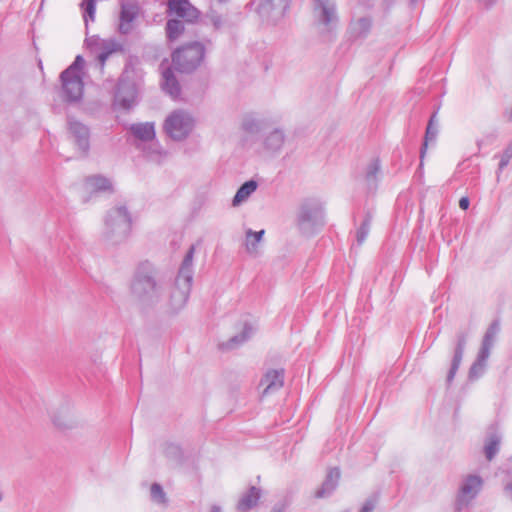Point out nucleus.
Returning a JSON list of instances; mask_svg holds the SVG:
<instances>
[{
    "instance_id": "2eb2a0df",
    "label": "nucleus",
    "mask_w": 512,
    "mask_h": 512,
    "mask_svg": "<svg viewBox=\"0 0 512 512\" xmlns=\"http://www.w3.org/2000/svg\"><path fill=\"white\" fill-rule=\"evenodd\" d=\"M284 384L283 370H269L265 373L259 383L261 396H267L280 390Z\"/></svg>"
},
{
    "instance_id": "b1692460",
    "label": "nucleus",
    "mask_w": 512,
    "mask_h": 512,
    "mask_svg": "<svg viewBox=\"0 0 512 512\" xmlns=\"http://www.w3.org/2000/svg\"><path fill=\"white\" fill-rule=\"evenodd\" d=\"M162 87L166 93H168L172 98L176 99L180 95V86L175 78V75L171 69H166L163 72V83Z\"/></svg>"
},
{
    "instance_id": "a19ab883",
    "label": "nucleus",
    "mask_w": 512,
    "mask_h": 512,
    "mask_svg": "<svg viewBox=\"0 0 512 512\" xmlns=\"http://www.w3.org/2000/svg\"><path fill=\"white\" fill-rule=\"evenodd\" d=\"M376 498L367 499L360 512H372L376 506Z\"/></svg>"
},
{
    "instance_id": "9b49d317",
    "label": "nucleus",
    "mask_w": 512,
    "mask_h": 512,
    "mask_svg": "<svg viewBox=\"0 0 512 512\" xmlns=\"http://www.w3.org/2000/svg\"><path fill=\"white\" fill-rule=\"evenodd\" d=\"M482 478L478 475H468L462 481L456 500V510L461 511L478 495L482 488Z\"/></svg>"
},
{
    "instance_id": "f3484780",
    "label": "nucleus",
    "mask_w": 512,
    "mask_h": 512,
    "mask_svg": "<svg viewBox=\"0 0 512 512\" xmlns=\"http://www.w3.org/2000/svg\"><path fill=\"white\" fill-rule=\"evenodd\" d=\"M285 142V135L282 130L274 129L263 138V148L269 154L278 153Z\"/></svg>"
},
{
    "instance_id": "20e7f679",
    "label": "nucleus",
    "mask_w": 512,
    "mask_h": 512,
    "mask_svg": "<svg viewBox=\"0 0 512 512\" xmlns=\"http://www.w3.org/2000/svg\"><path fill=\"white\" fill-rule=\"evenodd\" d=\"M84 65V58L78 55L74 62L60 75L64 97L69 102H77L83 96L82 70Z\"/></svg>"
},
{
    "instance_id": "2f4dec72",
    "label": "nucleus",
    "mask_w": 512,
    "mask_h": 512,
    "mask_svg": "<svg viewBox=\"0 0 512 512\" xmlns=\"http://www.w3.org/2000/svg\"><path fill=\"white\" fill-rule=\"evenodd\" d=\"M106 41L107 39H102L99 36L94 35L86 38L85 43L89 51L97 57L103 49L102 47H104Z\"/></svg>"
},
{
    "instance_id": "dca6fc26",
    "label": "nucleus",
    "mask_w": 512,
    "mask_h": 512,
    "mask_svg": "<svg viewBox=\"0 0 512 512\" xmlns=\"http://www.w3.org/2000/svg\"><path fill=\"white\" fill-rule=\"evenodd\" d=\"M340 475H341L340 470L338 468H336V467L331 468L328 471L326 478H325L324 482L322 483L321 487L318 490H316L315 497L316 498H325V497L330 496L333 493V491L336 489V487L338 486Z\"/></svg>"
},
{
    "instance_id": "473e14b6",
    "label": "nucleus",
    "mask_w": 512,
    "mask_h": 512,
    "mask_svg": "<svg viewBox=\"0 0 512 512\" xmlns=\"http://www.w3.org/2000/svg\"><path fill=\"white\" fill-rule=\"evenodd\" d=\"M81 7L83 9V18L85 23L95 20L96 4L95 0H82Z\"/></svg>"
},
{
    "instance_id": "3c124183",
    "label": "nucleus",
    "mask_w": 512,
    "mask_h": 512,
    "mask_svg": "<svg viewBox=\"0 0 512 512\" xmlns=\"http://www.w3.org/2000/svg\"><path fill=\"white\" fill-rule=\"evenodd\" d=\"M218 3H225L227 0H216Z\"/></svg>"
},
{
    "instance_id": "09e8293b",
    "label": "nucleus",
    "mask_w": 512,
    "mask_h": 512,
    "mask_svg": "<svg viewBox=\"0 0 512 512\" xmlns=\"http://www.w3.org/2000/svg\"><path fill=\"white\" fill-rule=\"evenodd\" d=\"M507 491L509 492L510 497L512 499V483L507 486Z\"/></svg>"
},
{
    "instance_id": "a18cd8bd",
    "label": "nucleus",
    "mask_w": 512,
    "mask_h": 512,
    "mask_svg": "<svg viewBox=\"0 0 512 512\" xmlns=\"http://www.w3.org/2000/svg\"><path fill=\"white\" fill-rule=\"evenodd\" d=\"M457 370H458V367H455V366L451 365V368H450L448 376H447V381L448 382L453 380Z\"/></svg>"
},
{
    "instance_id": "1a4fd4ad",
    "label": "nucleus",
    "mask_w": 512,
    "mask_h": 512,
    "mask_svg": "<svg viewBox=\"0 0 512 512\" xmlns=\"http://www.w3.org/2000/svg\"><path fill=\"white\" fill-rule=\"evenodd\" d=\"M314 15L326 32L333 31L338 24V15L334 0H315Z\"/></svg>"
},
{
    "instance_id": "ea45409f",
    "label": "nucleus",
    "mask_w": 512,
    "mask_h": 512,
    "mask_svg": "<svg viewBox=\"0 0 512 512\" xmlns=\"http://www.w3.org/2000/svg\"><path fill=\"white\" fill-rule=\"evenodd\" d=\"M207 17L210 19V22L213 24L215 29H219L222 27L223 21L220 15L216 12L211 11Z\"/></svg>"
},
{
    "instance_id": "7ed1b4c3",
    "label": "nucleus",
    "mask_w": 512,
    "mask_h": 512,
    "mask_svg": "<svg viewBox=\"0 0 512 512\" xmlns=\"http://www.w3.org/2000/svg\"><path fill=\"white\" fill-rule=\"evenodd\" d=\"M131 228L132 219L127 208L113 207L105 216L103 238L111 245L122 243L129 237Z\"/></svg>"
},
{
    "instance_id": "a878e982",
    "label": "nucleus",
    "mask_w": 512,
    "mask_h": 512,
    "mask_svg": "<svg viewBox=\"0 0 512 512\" xmlns=\"http://www.w3.org/2000/svg\"><path fill=\"white\" fill-rule=\"evenodd\" d=\"M371 19L361 17L350 24V33L354 38H361L368 34L371 28Z\"/></svg>"
},
{
    "instance_id": "39448f33",
    "label": "nucleus",
    "mask_w": 512,
    "mask_h": 512,
    "mask_svg": "<svg viewBox=\"0 0 512 512\" xmlns=\"http://www.w3.org/2000/svg\"><path fill=\"white\" fill-rule=\"evenodd\" d=\"M196 120L186 110L177 109L172 111L164 122V131L175 141L185 140L193 131Z\"/></svg>"
},
{
    "instance_id": "aec40b11",
    "label": "nucleus",
    "mask_w": 512,
    "mask_h": 512,
    "mask_svg": "<svg viewBox=\"0 0 512 512\" xmlns=\"http://www.w3.org/2000/svg\"><path fill=\"white\" fill-rule=\"evenodd\" d=\"M84 186L85 189L91 193L106 191L111 192L113 190L112 182L110 179L101 175H93L87 177L85 179Z\"/></svg>"
},
{
    "instance_id": "e433bc0d",
    "label": "nucleus",
    "mask_w": 512,
    "mask_h": 512,
    "mask_svg": "<svg viewBox=\"0 0 512 512\" xmlns=\"http://www.w3.org/2000/svg\"><path fill=\"white\" fill-rule=\"evenodd\" d=\"M150 494H151L152 500L155 501L156 503H159V504L166 503L165 492L159 484H157V483L152 484V486L150 488Z\"/></svg>"
},
{
    "instance_id": "f03ea898",
    "label": "nucleus",
    "mask_w": 512,
    "mask_h": 512,
    "mask_svg": "<svg viewBox=\"0 0 512 512\" xmlns=\"http://www.w3.org/2000/svg\"><path fill=\"white\" fill-rule=\"evenodd\" d=\"M195 251L196 246L191 245L181 263L174 285L171 287L169 306L172 312L181 310L188 301L194 274L193 259Z\"/></svg>"
},
{
    "instance_id": "f704fd0d",
    "label": "nucleus",
    "mask_w": 512,
    "mask_h": 512,
    "mask_svg": "<svg viewBox=\"0 0 512 512\" xmlns=\"http://www.w3.org/2000/svg\"><path fill=\"white\" fill-rule=\"evenodd\" d=\"M380 173V162L378 159L372 160L366 168V181L368 183H374L377 180V176Z\"/></svg>"
},
{
    "instance_id": "c9c22d12",
    "label": "nucleus",
    "mask_w": 512,
    "mask_h": 512,
    "mask_svg": "<svg viewBox=\"0 0 512 512\" xmlns=\"http://www.w3.org/2000/svg\"><path fill=\"white\" fill-rule=\"evenodd\" d=\"M242 128L248 133H257L260 130V122L252 116H246L243 119Z\"/></svg>"
},
{
    "instance_id": "0eeeda50",
    "label": "nucleus",
    "mask_w": 512,
    "mask_h": 512,
    "mask_svg": "<svg viewBox=\"0 0 512 512\" xmlns=\"http://www.w3.org/2000/svg\"><path fill=\"white\" fill-rule=\"evenodd\" d=\"M137 86L130 79V73L125 71L119 79L114 96V105L118 108L129 110L137 104Z\"/></svg>"
},
{
    "instance_id": "6ab92c4d",
    "label": "nucleus",
    "mask_w": 512,
    "mask_h": 512,
    "mask_svg": "<svg viewBox=\"0 0 512 512\" xmlns=\"http://www.w3.org/2000/svg\"><path fill=\"white\" fill-rule=\"evenodd\" d=\"M141 149L146 159L153 163L161 164L168 158V152L154 140L150 141L148 144H144Z\"/></svg>"
},
{
    "instance_id": "7c9ffc66",
    "label": "nucleus",
    "mask_w": 512,
    "mask_h": 512,
    "mask_svg": "<svg viewBox=\"0 0 512 512\" xmlns=\"http://www.w3.org/2000/svg\"><path fill=\"white\" fill-rule=\"evenodd\" d=\"M253 331L254 330L251 325L245 324L242 333L240 335H236V336L232 337L228 342V346L230 348H233L235 346H238V345L244 343L251 337V335L253 334Z\"/></svg>"
},
{
    "instance_id": "cd10ccee",
    "label": "nucleus",
    "mask_w": 512,
    "mask_h": 512,
    "mask_svg": "<svg viewBox=\"0 0 512 512\" xmlns=\"http://www.w3.org/2000/svg\"><path fill=\"white\" fill-rule=\"evenodd\" d=\"M437 133H438V129H437V117H436V113L432 114L430 119H429V122H428V125H427V128H426V133H425V142L421 148V159H423L425 153H426V149H427V144L429 141H433L436 139V136H437Z\"/></svg>"
},
{
    "instance_id": "bb28decb",
    "label": "nucleus",
    "mask_w": 512,
    "mask_h": 512,
    "mask_svg": "<svg viewBox=\"0 0 512 512\" xmlns=\"http://www.w3.org/2000/svg\"><path fill=\"white\" fill-rule=\"evenodd\" d=\"M265 230L254 232L252 229L246 230L245 247L249 254H257V245L262 240Z\"/></svg>"
},
{
    "instance_id": "5701e85b",
    "label": "nucleus",
    "mask_w": 512,
    "mask_h": 512,
    "mask_svg": "<svg viewBox=\"0 0 512 512\" xmlns=\"http://www.w3.org/2000/svg\"><path fill=\"white\" fill-rule=\"evenodd\" d=\"M260 499V490L252 486L238 501L237 510L246 512L253 508Z\"/></svg>"
},
{
    "instance_id": "c756f323",
    "label": "nucleus",
    "mask_w": 512,
    "mask_h": 512,
    "mask_svg": "<svg viewBox=\"0 0 512 512\" xmlns=\"http://www.w3.org/2000/svg\"><path fill=\"white\" fill-rule=\"evenodd\" d=\"M500 437L498 435H491L484 446L486 459L491 461L499 451Z\"/></svg>"
},
{
    "instance_id": "4468645a",
    "label": "nucleus",
    "mask_w": 512,
    "mask_h": 512,
    "mask_svg": "<svg viewBox=\"0 0 512 512\" xmlns=\"http://www.w3.org/2000/svg\"><path fill=\"white\" fill-rule=\"evenodd\" d=\"M68 130L70 137L74 141L75 145L79 149L82 154H86L89 150V137L90 132L89 129L82 123L69 119L68 120Z\"/></svg>"
},
{
    "instance_id": "6e6552de",
    "label": "nucleus",
    "mask_w": 512,
    "mask_h": 512,
    "mask_svg": "<svg viewBox=\"0 0 512 512\" xmlns=\"http://www.w3.org/2000/svg\"><path fill=\"white\" fill-rule=\"evenodd\" d=\"M251 5L263 20L271 23L281 20L289 8L288 0H253Z\"/></svg>"
},
{
    "instance_id": "ddd939ff",
    "label": "nucleus",
    "mask_w": 512,
    "mask_h": 512,
    "mask_svg": "<svg viewBox=\"0 0 512 512\" xmlns=\"http://www.w3.org/2000/svg\"><path fill=\"white\" fill-rule=\"evenodd\" d=\"M167 12L184 19L186 22H193L198 19L200 12L189 0H168Z\"/></svg>"
},
{
    "instance_id": "37998d69",
    "label": "nucleus",
    "mask_w": 512,
    "mask_h": 512,
    "mask_svg": "<svg viewBox=\"0 0 512 512\" xmlns=\"http://www.w3.org/2000/svg\"><path fill=\"white\" fill-rule=\"evenodd\" d=\"M465 344H466L465 336L459 337L458 343H457V347H456L455 351H459L460 350L461 353H464Z\"/></svg>"
},
{
    "instance_id": "412c9836",
    "label": "nucleus",
    "mask_w": 512,
    "mask_h": 512,
    "mask_svg": "<svg viewBox=\"0 0 512 512\" xmlns=\"http://www.w3.org/2000/svg\"><path fill=\"white\" fill-rule=\"evenodd\" d=\"M102 48L103 49L100 51V53L96 57L97 61H98L99 69H100L101 72L104 70V66H105L106 60L112 54H115V53L123 51L122 44L120 42H118L117 40L113 39V38H108L106 43H105V45H104V47H102Z\"/></svg>"
},
{
    "instance_id": "8fccbe9b",
    "label": "nucleus",
    "mask_w": 512,
    "mask_h": 512,
    "mask_svg": "<svg viewBox=\"0 0 512 512\" xmlns=\"http://www.w3.org/2000/svg\"><path fill=\"white\" fill-rule=\"evenodd\" d=\"M3 497H4V495H3V491H2V489L0 488V502L3 500Z\"/></svg>"
},
{
    "instance_id": "de8ad7c7",
    "label": "nucleus",
    "mask_w": 512,
    "mask_h": 512,
    "mask_svg": "<svg viewBox=\"0 0 512 512\" xmlns=\"http://www.w3.org/2000/svg\"><path fill=\"white\" fill-rule=\"evenodd\" d=\"M481 1H482V2L484 3V5H486V6H490V5H492V4H494V3L496 2V0H481Z\"/></svg>"
},
{
    "instance_id": "58836bf2",
    "label": "nucleus",
    "mask_w": 512,
    "mask_h": 512,
    "mask_svg": "<svg viewBox=\"0 0 512 512\" xmlns=\"http://www.w3.org/2000/svg\"><path fill=\"white\" fill-rule=\"evenodd\" d=\"M512 159V144H510L506 149L503 151L500 162H499V172H501L510 162Z\"/></svg>"
},
{
    "instance_id": "423d86ee",
    "label": "nucleus",
    "mask_w": 512,
    "mask_h": 512,
    "mask_svg": "<svg viewBox=\"0 0 512 512\" xmlns=\"http://www.w3.org/2000/svg\"><path fill=\"white\" fill-rule=\"evenodd\" d=\"M205 48L199 42H194L177 49L172 55L174 67L180 72H191L203 61Z\"/></svg>"
},
{
    "instance_id": "49530a36",
    "label": "nucleus",
    "mask_w": 512,
    "mask_h": 512,
    "mask_svg": "<svg viewBox=\"0 0 512 512\" xmlns=\"http://www.w3.org/2000/svg\"><path fill=\"white\" fill-rule=\"evenodd\" d=\"M210 512H222V509L220 506L218 505H212L211 506V511Z\"/></svg>"
},
{
    "instance_id": "393cba45",
    "label": "nucleus",
    "mask_w": 512,
    "mask_h": 512,
    "mask_svg": "<svg viewBox=\"0 0 512 512\" xmlns=\"http://www.w3.org/2000/svg\"><path fill=\"white\" fill-rule=\"evenodd\" d=\"M257 187L258 184L254 180H249L242 184L232 200V205L238 206L246 201L256 191Z\"/></svg>"
},
{
    "instance_id": "c85d7f7f",
    "label": "nucleus",
    "mask_w": 512,
    "mask_h": 512,
    "mask_svg": "<svg viewBox=\"0 0 512 512\" xmlns=\"http://www.w3.org/2000/svg\"><path fill=\"white\" fill-rule=\"evenodd\" d=\"M184 32V24L180 20L170 19L166 24V34L170 41H174Z\"/></svg>"
},
{
    "instance_id": "f8f14e48",
    "label": "nucleus",
    "mask_w": 512,
    "mask_h": 512,
    "mask_svg": "<svg viewBox=\"0 0 512 512\" xmlns=\"http://www.w3.org/2000/svg\"><path fill=\"white\" fill-rule=\"evenodd\" d=\"M140 13V7L135 2H122L119 14L118 31L121 34H129L133 30V23Z\"/></svg>"
},
{
    "instance_id": "a211bd4d",
    "label": "nucleus",
    "mask_w": 512,
    "mask_h": 512,
    "mask_svg": "<svg viewBox=\"0 0 512 512\" xmlns=\"http://www.w3.org/2000/svg\"><path fill=\"white\" fill-rule=\"evenodd\" d=\"M130 131L135 138L143 142V145L155 139V125L153 122L132 124Z\"/></svg>"
},
{
    "instance_id": "4be33fe9",
    "label": "nucleus",
    "mask_w": 512,
    "mask_h": 512,
    "mask_svg": "<svg viewBox=\"0 0 512 512\" xmlns=\"http://www.w3.org/2000/svg\"><path fill=\"white\" fill-rule=\"evenodd\" d=\"M491 349V346H487L484 344L481 345L478 357L470 368V378H477L483 373L486 366V362L490 356Z\"/></svg>"
},
{
    "instance_id": "4c0bfd02",
    "label": "nucleus",
    "mask_w": 512,
    "mask_h": 512,
    "mask_svg": "<svg viewBox=\"0 0 512 512\" xmlns=\"http://www.w3.org/2000/svg\"><path fill=\"white\" fill-rule=\"evenodd\" d=\"M370 231V219L367 218L363 221L359 229L357 230V242L359 245H362L364 241L366 240L368 234Z\"/></svg>"
},
{
    "instance_id": "f257e3e1",
    "label": "nucleus",
    "mask_w": 512,
    "mask_h": 512,
    "mask_svg": "<svg viewBox=\"0 0 512 512\" xmlns=\"http://www.w3.org/2000/svg\"><path fill=\"white\" fill-rule=\"evenodd\" d=\"M131 293L144 304L157 303L163 292V284L157 280V272L149 262L137 267L131 282Z\"/></svg>"
},
{
    "instance_id": "9d476101",
    "label": "nucleus",
    "mask_w": 512,
    "mask_h": 512,
    "mask_svg": "<svg viewBox=\"0 0 512 512\" xmlns=\"http://www.w3.org/2000/svg\"><path fill=\"white\" fill-rule=\"evenodd\" d=\"M300 228L305 232H313L324 225V210L318 204H304L298 215Z\"/></svg>"
},
{
    "instance_id": "79ce46f5",
    "label": "nucleus",
    "mask_w": 512,
    "mask_h": 512,
    "mask_svg": "<svg viewBox=\"0 0 512 512\" xmlns=\"http://www.w3.org/2000/svg\"><path fill=\"white\" fill-rule=\"evenodd\" d=\"M462 357H463V353H461V351H455V354H454V357H453V360H452V365L455 366V367H459L461 361H462Z\"/></svg>"
},
{
    "instance_id": "72a5a7b5",
    "label": "nucleus",
    "mask_w": 512,
    "mask_h": 512,
    "mask_svg": "<svg viewBox=\"0 0 512 512\" xmlns=\"http://www.w3.org/2000/svg\"><path fill=\"white\" fill-rule=\"evenodd\" d=\"M500 326L497 322H493L487 329L482 344L493 347L497 334L499 333Z\"/></svg>"
},
{
    "instance_id": "c03bdc74",
    "label": "nucleus",
    "mask_w": 512,
    "mask_h": 512,
    "mask_svg": "<svg viewBox=\"0 0 512 512\" xmlns=\"http://www.w3.org/2000/svg\"><path fill=\"white\" fill-rule=\"evenodd\" d=\"M469 205H470V200L468 197H462L460 200H459V207L463 210H467L469 208Z\"/></svg>"
}]
</instances>
